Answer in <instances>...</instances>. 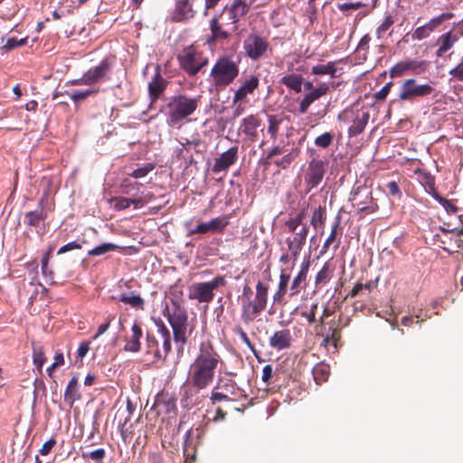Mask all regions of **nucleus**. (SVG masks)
<instances>
[{"label":"nucleus","mask_w":463,"mask_h":463,"mask_svg":"<svg viewBox=\"0 0 463 463\" xmlns=\"http://www.w3.org/2000/svg\"><path fill=\"white\" fill-rule=\"evenodd\" d=\"M221 362V355L213 345L208 340L202 342L199 352L190 365L188 380L194 382L196 386L208 387L213 382Z\"/></svg>","instance_id":"nucleus-1"},{"label":"nucleus","mask_w":463,"mask_h":463,"mask_svg":"<svg viewBox=\"0 0 463 463\" xmlns=\"http://www.w3.org/2000/svg\"><path fill=\"white\" fill-rule=\"evenodd\" d=\"M172 330L173 338L176 345L177 354H183L184 346L188 343V333L193 328H188V314L184 307L179 301L171 299V305L165 307L163 311Z\"/></svg>","instance_id":"nucleus-2"},{"label":"nucleus","mask_w":463,"mask_h":463,"mask_svg":"<svg viewBox=\"0 0 463 463\" xmlns=\"http://www.w3.org/2000/svg\"><path fill=\"white\" fill-rule=\"evenodd\" d=\"M201 99L202 96L188 97L185 94L172 96L165 107L166 124L169 127L180 126L184 119L197 110Z\"/></svg>","instance_id":"nucleus-3"},{"label":"nucleus","mask_w":463,"mask_h":463,"mask_svg":"<svg viewBox=\"0 0 463 463\" xmlns=\"http://www.w3.org/2000/svg\"><path fill=\"white\" fill-rule=\"evenodd\" d=\"M268 293L269 286L259 281L254 298H241V318L245 325H250L266 309Z\"/></svg>","instance_id":"nucleus-4"},{"label":"nucleus","mask_w":463,"mask_h":463,"mask_svg":"<svg viewBox=\"0 0 463 463\" xmlns=\"http://www.w3.org/2000/svg\"><path fill=\"white\" fill-rule=\"evenodd\" d=\"M239 72V63L232 56L224 55L216 61L211 70L210 77L214 87L224 89L234 81Z\"/></svg>","instance_id":"nucleus-5"},{"label":"nucleus","mask_w":463,"mask_h":463,"mask_svg":"<svg viewBox=\"0 0 463 463\" xmlns=\"http://www.w3.org/2000/svg\"><path fill=\"white\" fill-rule=\"evenodd\" d=\"M243 50L245 55L253 61L267 57L268 53L272 52L268 38L258 32L247 35L243 41Z\"/></svg>","instance_id":"nucleus-6"},{"label":"nucleus","mask_w":463,"mask_h":463,"mask_svg":"<svg viewBox=\"0 0 463 463\" xmlns=\"http://www.w3.org/2000/svg\"><path fill=\"white\" fill-rule=\"evenodd\" d=\"M226 284L224 276H217L209 282L194 283L189 288L188 298L199 303H210L214 298L213 291Z\"/></svg>","instance_id":"nucleus-7"},{"label":"nucleus","mask_w":463,"mask_h":463,"mask_svg":"<svg viewBox=\"0 0 463 463\" xmlns=\"http://www.w3.org/2000/svg\"><path fill=\"white\" fill-rule=\"evenodd\" d=\"M111 62L108 58L103 59L99 65L89 69L80 78L69 81L72 86H91L109 79Z\"/></svg>","instance_id":"nucleus-8"},{"label":"nucleus","mask_w":463,"mask_h":463,"mask_svg":"<svg viewBox=\"0 0 463 463\" xmlns=\"http://www.w3.org/2000/svg\"><path fill=\"white\" fill-rule=\"evenodd\" d=\"M180 67L189 75L195 76L208 62L194 46L185 48L177 56Z\"/></svg>","instance_id":"nucleus-9"},{"label":"nucleus","mask_w":463,"mask_h":463,"mask_svg":"<svg viewBox=\"0 0 463 463\" xmlns=\"http://www.w3.org/2000/svg\"><path fill=\"white\" fill-rule=\"evenodd\" d=\"M434 89L430 84H419L413 78L405 80L400 88L398 98L401 101L414 100L430 96Z\"/></svg>","instance_id":"nucleus-10"},{"label":"nucleus","mask_w":463,"mask_h":463,"mask_svg":"<svg viewBox=\"0 0 463 463\" xmlns=\"http://www.w3.org/2000/svg\"><path fill=\"white\" fill-rule=\"evenodd\" d=\"M351 200L354 203V206L357 207V213L360 217L373 213L379 209L378 203L373 197L372 191H368L362 186L357 187L352 193Z\"/></svg>","instance_id":"nucleus-11"},{"label":"nucleus","mask_w":463,"mask_h":463,"mask_svg":"<svg viewBox=\"0 0 463 463\" xmlns=\"http://www.w3.org/2000/svg\"><path fill=\"white\" fill-rule=\"evenodd\" d=\"M54 210V202L49 200L47 193H44L39 200L38 208L30 211L24 215V223L29 227H38L41 222L47 218V213Z\"/></svg>","instance_id":"nucleus-12"},{"label":"nucleus","mask_w":463,"mask_h":463,"mask_svg":"<svg viewBox=\"0 0 463 463\" xmlns=\"http://www.w3.org/2000/svg\"><path fill=\"white\" fill-rule=\"evenodd\" d=\"M224 16L220 13L214 14L209 22L211 34L207 38V43H214L221 41H227L232 37V31L226 27L231 25L229 22H222Z\"/></svg>","instance_id":"nucleus-13"},{"label":"nucleus","mask_w":463,"mask_h":463,"mask_svg":"<svg viewBox=\"0 0 463 463\" xmlns=\"http://www.w3.org/2000/svg\"><path fill=\"white\" fill-rule=\"evenodd\" d=\"M250 11V4H247L243 0H232L231 4L226 5L221 14L228 15L229 23L232 26V31L236 32L238 30V23L240 19L245 16Z\"/></svg>","instance_id":"nucleus-14"},{"label":"nucleus","mask_w":463,"mask_h":463,"mask_svg":"<svg viewBox=\"0 0 463 463\" xmlns=\"http://www.w3.org/2000/svg\"><path fill=\"white\" fill-rule=\"evenodd\" d=\"M315 81L317 82V86L311 91L307 92L299 102V114H305L316 100L335 89V85L333 82H318L317 80H315Z\"/></svg>","instance_id":"nucleus-15"},{"label":"nucleus","mask_w":463,"mask_h":463,"mask_svg":"<svg viewBox=\"0 0 463 463\" xmlns=\"http://www.w3.org/2000/svg\"><path fill=\"white\" fill-rule=\"evenodd\" d=\"M427 69L428 62L426 61L407 59L394 64L390 69L389 73L391 78H397L404 75L408 71H411L414 74H420L425 72Z\"/></svg>","instance_id":"nucleus-16"},{"label":"nucleus","mask_w":463,"mask_h":463,"mask_svg":"<svg viewBox=\"0 0 463 463\" xmlns=\"http://www.w3.org/2000/svg\"><path fill=\"white\" fill-rule=\"evenodd\" d=\"M452 13H442L439 15L433 17L427 24L417 27L411 33L413 41H421L428 38L434 31H436L445 21L453 18Z\"/></svg>","instance_id":"nucleus-17"},{"label":"nucleus","mask_w":463,"mask_h":463,"mask_svg":"<svg viewBox=\"0 0 463 463\" xmlns=\"http://www.w3.org/2000/svg\"><path fill=\"white\" fill-rule=\"evenodd\" d=\"M206 386H196L194 382L187 379L186 383L182 387V397L180 400L183 408L191 409L201 402L200 391L206 389Z\"/></svg>","instance_id":"nucleus-18"},{"label":"nucleus","mask_w":463,"mask_h":463,"mask_svg":"<svg viewBox=\"0 0 463 463\" xmlns=\"http://www.w3.org/2000/svg\"><path fill=\"white\" fill-rule=\"evenodd\" d=\"M292 236L286 239L288 250L291 258L297 260L301 250H303L308 234V226L302 225L298 231L291 232Z\"/></svg>","instance_id":"nucleus-19"},{"label":"nucleus","mask_w":463,"mask_h":463,"mask_svg":"<svg viewBox=\"0 0 463 463\" xmlns=\"http://www.w3.org/2000/svg\"><path fill=\"white\" fill-rule=\"evenodd\" d=\"M260 86V78L258 75L250 74L243 79L239 89L234 92L232 103L237 104L241 101H248L247 97L252 95Z\"/></svg>","instance_id":"nucleus-20"},{"label":"nucleus","mask_w":463,"mask_h":463,"mask_svg":"<svg viewBox=\"0 0 463 463\" xmlns=\"http://www.w3.org/2000/svg\"><path fill=\"white\" fill-rule=\"evenodd\" d=\"M324 175L325 163L322 160H311L305 174V182L308 186L307 192H310L321 183Z\"/></svg>","instance_id":"nucleus-21"},{"label":"nucleus","mask_w":463,"mask_h":463,"mask_svg":"<svg viewBox=\"0 0 463 463\" xmlns=\"http://www.w3.org/2000/svg\"><path fill=\"white\" fill-rule=\"evenodd\" d=\"M229 224L227 216H219L212 219L208 222H201L194 229L190 230L188 234L194 235L197 233L204 234L207 232H222Z\"/></svg>","instance_id":"nucleus-22"},{"label":"nucleus","mask_w":463,"mask_h":463,"mask_svg":"<svg viewBox=\"0 0 463 463\" xmlns=\"http://www.w3.org/2000/svg\"><path fill=\"white\" fill-rule=\"evenodd\" d=\"M261 119L258 114H250L241 121L239 131L250 140L255 141L258 137V128L261 126Z\"/></svg>","instance_id":"nucleus-23"},{"label":"nucleus","mask_w":463,"mask_h":463,"mask_svg":"<svg viewBox=\"0 0 463 463\" xmlns=\"http://www.w3.org/2000/svg\"><path fill=\"white\" fill-rule=\"evenodd\" d=\"M238 146H232L214 160L213 166V173L227 171L238 159Z\"/></svg>","instance_id":"nucleus-24"},{"label":"nucleus","mask_w":463,"mask_h":463,"mask_svg":"<svg viewBox=\"0 0 463 463\" xmlns=\"http://www.w3.org/2000/svg\"><path fill=\"white\" fill-rule=\"evenodd\" d=\"M351 113L353 118V123L348 128V136L349 137H357L361 133L364 132L366 125L368 124L370 115L367 111H360V110H345V114L347 115Z\"/></svg>","instance_id":"nucleus-25"},{"label":"nucleus","mask_w":463,"mask_h":463,"mask_svg":"<svg viewBox=\"0 0 463 463\" xmlns=\"http://www.w3.org/2000/svg\"><path fill=\"white\" fill-rule=\"evenodd\" d=\"M305 71L304 66H298L296 69V72L288 73L284 75L279 83L286 86L290 90L295 91L296 93H299L302 90L303 84V77L302 72Z\"/></svg>","instance_id":"nucleus-26"},{"label":"nucleus","mask_w":463,"mask_h":463,"mask_svg":"<svg viewBox=\"0 0 463 463\" xmlns=\"http://www.w3.org/2000/svg\"><path fill=\"white\" fill-rule=\"evenodd\" d=\"M167 86V81L161 75L159 66L156 67V73L148 83V94L151 101H156L159 99Z\"/></svg>","instance_id":"nucleus-27"},{"label":"nucleus","mask_w":463,"mask_h":463,"mask_svg":"<svg viewBox=\"0 0 463 463\" xmlns=\"http://www.w3.org/2000/svg\"><path fill=\"white\" fill-rule=\"evenodd\" d=\"M291 343L292 335L288 329L276 331L269 339V345L278 351L289 348Z\"/></svg>","instance_id":"nucleus-28"},{"label":"nucleus","mask_w":463,"mask_h":463,"mask_svg":"<svg viewBox=\"0 0 463 463\" xmlns=\"http://www.w3.org/2000/svg\"><path fill=\"white\" fill-rule=\"evenodd\" d=\"M458 40L459 35L452 30L441 34L437 40L439 48L436 51V56L439 58L443 57L447 52L453 48Z\"/></svg>","instance_id":"nucleus-29"},{"label":"nucleus","mask_w":463,"mask_h":463,"mask_svg":"<svg viewBox=\"0 0 463 463\" xmlns=\"http://www.w3.org/2000/svg\"><path fill=\"white\" fill-rule=\"evenodd\" d=\"M142 336V327L137 322H135L131 326V335L126 338L124 350L131 353H138L141 349L140 339Z\"/></svg>","instance_id":"nucleus-30"},{"label":"nucleus","mask_w":463,"mask_h":463,"mask_svg":"<svg viewBox=\"0 0 463 463\" xmlns=\"http://www.w3.org/2000/svg\"><path fill=\"white\" fill-rule=\"evenodd\" d=\"M196 431V439L194 440V430L193 429H189L184 435V442L183 447L184 456L186 457V461L191 456L192 459H194V451L195 447L199 444V439L202 434V430L200 428L195 429Z\"/></svg>","instance_id":"nucleus-31"},{"label":"nucleus","mask_w":463,"mask_h":463,"mask_svg":"<svg viewBox=\"0 0 463 463\" xmlns=\"http://www.w3.org/2000/svg\"><path fill=\"white\" fill-rule=\"evenodd\" d=\"M112 298L128 304L136 310L143 311L145 309V299L134 291L122 292L118 297H112Z\"/></svg>","instance_id":"nucleus-32"},{"label":"nucleus","mask_w":463,"mask_h":463,"mask_svg":"<svg viewBox=\"0 0 463 463\" xmlns=\"http://www.w3.org/2000/svg\"><path fill=\"white\" fill-rule=\"evenodd\" d=\"M414 175H418L419 182L425 187L426 192L430 195H433L438 192L436 188V179L430 172L426 169L418 167L413 171Z\"/></svg>","instance_id":"nucleus-33"},{"label":"nucleus","mask_w":463,"mask_h":463,"mask_svg":"<svg viewBox=\"0 0 463 463\" xmlns=\"http://www.w3.org/2000/svg\"><path fill=\"white\" fill-rule=\"evenodd\" d=\"M80 398L81 394L79 390L78 378L73 376L65 389L63 400L71 408L75 402L80 401Z\"/></svg>","instance_id":"nucleus-34"},{"label":"nucleus","mask_w":463,"mask_h":463,"mask_svg":"<svg viewBox=\"0 0 463 463\" xmlns=\"http://www.w3.org/2000/svg\"><path fill=\"white\" fill-rule=\"evenodd\" d=\"M340 230V218L337 217L335 221V222L332 225L331 232L328 235V237L326 239L322 249L320 250V255H324L330 248V246L335 242L334 245L335 250H336L339 248L340 245V238L338 241H336V238L338 235H341V232H339Z\"/></svg>","instance_id":"nucleus-35"},{"label":"nucleus","mask_w":463,"mask_h":463,"mask_svg":"<svg viewBox=\"0 0 463 463\" xmlns=\"http://www.w3.org/2000/svg\"><path fill=\"white\" fill-rule=\"evenodd\" d=\"M154 407L159 411L165 413L175 412L176 411L175 399L168 393H162L156 396Z\"/></svg>","instance_id":"nucleus-36"},{"label":"nucleus","mask_w":463,"mask_h":463,"mask_svg":"<svg viewBox=\"0 0 463 463\" xmlns=\"http://www.w3.org/2000/svg\"><path fill=\"white\" fill-rule=\"evenodd\" d=\"M309 269V262L302 263L301 269L298 275L294 278L290 286V297L299 294L301 289L305 288V281L307 279Z\"/></svg>","instance_id":"nucleus-37"},{"label":"nucleus","mask_w":463,"mask_h":463,"mask_svg":"<svg viewBox=\"0 0 463 463\" xmlns=\"http://www.w3.org/2000/svg\"><path fill=\"white\" fill-rule=\"evenodd\" d=\"M194 16V10L189 4L188 0H177L174 13V19L175 21H183L192 18Z\"/></svg>","instance_id":"nucleus-38"},{"label":"nucleus","mask_w":463,"mask_h":463,"mask_svg":"<svg viewBox=\"0 0 463 463\" xmlns=\"http://www.w3.org/2000/svg\"><path fill=\"white\" fill-rule=\"evenodd\" d=\"M146 353L152 355V363L161 360V350L158 348V341L154 334L147 332L146 335Z\"/></svg>","instance_id":"nucleus-39"},{"label":"nucleus","mask_w":463,"mask_h":463,"mask_svg":"<svg viewBox=\"0 0 463 463\" xmlns=\"http://www.w3.org/2000/svg\"><path fill=\"white\" fill-rule=\"evenodd\" d=\"M398 13L396 10L386 12L384 18L381 24L376 28L375 33L378 39H381L383 34L395 24Z\"/></svg>","instance_id":"nucleus-40"},{"label":"nucleus","mask_w":463,"mask_h":463,"mask_svg":"<svg viewBox=\"0 0 463 463\" xmlns=\"http://www.w3.org/2000/svg\"><path fill=\"white\" fill-rule=\"evenodd\" d=\"M336 72V61H328L326 64H317L313 66L311 69V73L313 75L318 76L328 74L331 79H335L337 77Z\"/></svg>","instance_id":"nucleus-41"},{"label":"nucleus","mask_w":463,"mask_h":463,"mask_svg":"<svg viewBox=\"0 0 463 463\" xmlns=\"http://www.w3.org/2000/svg\"><path fill=\"white\" fill-rule=\"evenodd\" d=\"M312 373L316 383L320 385L328 380L330 367L325 363H318L313 367Z\"/></svg>","instance_id":"nucleus-42"},{"label":"nucleus","mask_w":463,"mask_h":463,"mask_svg":"<svg viewBox=\"0 0 463 463\" xmlns=\"http://www.w3.org/2000/svg\"><path fill=\"white\" fill-rule=\"evenodd\" d=\"M334 272V267L330 261H326L316 276V285H326Z\"/></svg>","instance_id":"nucleus-43"},{"label":"nucleus","mask_w":463,"mask_h":463,"mask_svg":"<svg viewBox=\"0 0 463 463\" xmlns=\"http://www.w3.org/2000/svg\"><path fill=\"white\" fill-rule=\"evenodd\" d=\"M214 388L224 392L225 394L227 393V395L231 397L235 396L238 390L235 382L232 379L219 380Z\"/></svg>","instance_id":"nucleus-44"},{"label":"nucleus","mask_w":463,"mask_h":463,"mask_svg":"<svg viewBox=\"0 0 463 463\" xmlns=\"http://www.w3.org/2000/svg\"><path fill=\"white\" fill-rule=\"evenodd\" d=\"M326 220V210L325 206H318L313 213L311 217V225L316 229L323 227Z\"/></svg>","instance_id":"nucleus-45"},{"label":"nucleus","mask_w":463,"mask_h":463,"mask_svg":"<svg viewBox=\"0 0 463 463\" xmlns=\"http://www.w3.org/2000/svg\"><path fill=\"white\" fill-rule=\"evenodd\" d=\"M119 247L117 244H114L112 242H105L102 243L92 250H89L88 255L89 256H101L110 251H115Z\"/></svg>","instance_id":"nucleus-46"},{"label":"nucleus","mask_w":463,"mask_h":463,"mask_svg":"<svg viewBox=\"0 0 463 463\" xmlns=\"http://www.w3.org/2000/svg\"><path fill=\"white\" fill-rule=\"evenodd\" d=\"M268 133L273 140H276L279 131L281 119H279L277 115L270 114L268 115Z\"/></svg>","instance_id":"nucleus-47"},{"label":"nucleus","mask_w":463,"mask_h":463,"mask_svg":"<svg viewBox=\"0 0 463 463\" xmlns=\"http://www.w3.org/2000/svg\"><path fill=\"white\" fill-rule=\"evenodd\" d=\"M46 361L43 347L41 345H33V362L37 367V370L42 373L43 365Z\"/></svg>","instance_id":"nucleus-48"},{"label":"nucleus","mask_w":463,"mask_h":463,"mask_svg":"<svg viewBox=\"0 0 463 463\" xmlns=\"http://www.w3.org/2000/svg\"><path fill=\"white\" fill-rule=\"evenodd\" d=\"M99 91V88L91 89V90H75L72 93L70 94L71 99L75 103H80V101L85 100L90 96H94L98 94Z\"/></svg>","instance_id":"nucleus-49"},{"label":"nucleus","mask_w":463,"mask_h":463,"mask_svg":"<svg viewBox=\"0 0 463 463\" xmlns=\"http://www.w3.org/2000/svg\"><path fill=\"white\" fill-rule=\"evenodd\" d=\"M299 152V148H292L290 152L286 154L281 159L274 161V163L278 166L285 169L298 156Z\"/></svg>","instance_id":"nucleus-50"},{"label":"nucleus","mask_w":463,"mask_h":463,"mask_svg":"<svg viewBox=\"0 0 463 463\" xmlns=\"http://www.w3.org/2000/svg\"><path fill=\"white\" fill-rule=\"evenodd\" d=\"M432 197L439 202L446 210L448 213H457L458 207L450 200L442 197L438 192L434 193Z\"/></svg>","instance_id":"nucleus-51"},{"label":"nucleus","mask_w":463,"mask_h":463,"mask_svg":"<svg viewBox=\"0 0 463 463\" xmlns=\"http://www.w3.org/2000/svg\"><path fill=\"white\" fill-rule=\"evenodd\" d=\"M110 205L115 211H123L130 207V198L115 196L109 200Z\"/></svg>","instance_id":"nucleus-52"},{"label":"nucleus","mask_w":463,"mask_h":463,"mask_svg":"<svg viewBox=\"0 0 463 463\" xmlns=\"http://www.w3.org/2000/svg\"><path fill=\"white\" fill-rule=\"evenodd\" d=\"M332 340V344L335 348L338 346V343L341 340V328L335 323L329 326L328 330L326 334Z\"/></svg>","instance_id":"nucleus-53"},{"label":"nucleus","mask_w":463,"mask_h":463,"mask_svg":"<svg viewBox=\"0 0 463 463\" xmlns=\"http://www.w3.org/2000/svg\"><path fill=\"white\" fill-rule=\"evenodd\" d=\"M334 137V134L330 132H325L322 135L317 137L314 143L318 147L327 148L333 143Z\"/></svg>","instance_id":"nucleus-54"},{"label":"nucleus","mask_w":463,"mask_h":463,"mask_svg":"<svg viewBox=\"0 0 463 463\" xmlns=\"http://www.w3.org/2000/svg\"><path fill=\"white\" fill-rule=\"evenodd\" d=\"M82 457L84 458H90L96 463H103V459L106 457V450L100 448L92 451L83 452Z\"/></svg>","instance_id":"nucleus-55"},{"label":"nucleus","mask_w":463,"mask_h":463,"mask_svg":"<svg viewBox=\"0 0 463 463\" xmlns=\"http://www.w3.org/2000/svg\"><path fill=\"white\" fill-rule=\"evenodd\" d=\"M154 168V164L146 163L142 167L137 168L132 173H129L128 175L136 179L143 178L153 171Z\"/></svg>","instance_id":"nucleus-56"},{"label":"nucleus","mask_w":463,"mask_h":463,"mask_svg":"<svg viewBox=\"0 0 463 463\" xmlns=\"http://www.w3.org/2000/svg\"><path fill=\"white\" fill-rule=\"evenodd\" d=\"M27 37L17 40L16 38H8L5 44L1 48L5 52H8L15 48L25 45Z\"/></svg>","instance_id":"nucleus-57"},{"label":"nucleus","mask_w":463,"mask_h":463,"mask_svg":"<svg viewBox=\"0 0 463 463\" xmlns=\"http://www.w3.org/2000/svg\"><path fill=\"white\" fill-rule=\"evenodd\" d=\"M234 397H231L229 395H227V393L225 394L224 392L219 391L218 389H215L213 387V389L212 390V392H211V396H210V401L212 402V404H215L217 402H224V401H234Z\"/></svg>","instance_id":"nucleus-58"},{"label":"nucleus","mask_w":463,"mask_h":463,"mask_svg":"<svg viewBox=\"0 0 463 463\" xmlns=\"http://www.w3.org/2000/svg\"><path fill=\"white\" fill-rule=\"evenodd\" d=\"M233 333L240 336L241 341L250 348V351H254V345L251 343L247 333L241 326H234Z\"/></svg>","instance_id":"nucleus-59"},{"label":"nucleus","mask_w":463,"mask_h":463,"mask_svg":"<svg viewBox=\"0 0 463 463\" xmlns=\"http://www.w3.org/2000/svg\"><path fill=\"white\" fill-rule=\"evenodd\" d=\"M393 86L392 81L387 82L379 91L373 94V98L377 101H383L387 98L388 94L391 91L392 87Z\"/></svg>","instance_id":"nucleus-60"},{"label":"nucleus","mask_w":463,"mask_h":463,"mask_svg":"<svg viewBox=\"0 0 463 463\" xmlns=\"http://www.w3.org/2000/svg\"><path fill=\"white\" fill-rule=\"evenodd\" d=\"M274 375L273 368L270 364H267L262 369L261 380L262 382L269 386L271 383V380Z\"/></svg>","instance_id":"nucleus-61"},{"label":"nucleus","mask_w":463,"mask_h":463,"mask_svg":"<svg viewBox=\"0 0 463 463\" xmlns=\"http://www.w3.org/2000/svg\"><path fill=\"white\" fill-rule=\"evenodd\" d=\"M367 5L362 2H355V3H344V4H338L337 8L342 11L345 12L348 10H357L361 7H364Z\"/></svg>","instance_id":"nucleus-62"},{"label":"nucleus","mask_w":463,"mask_h":463,"mask_svg":"<svg viewBox=\"0 0 463 463\" xmlns=\"http://www.w3.org/2000/svg\"><path fill=\"white\" fill-rule=\"evenodd\" d=\"M142 185L141 183L138 182H128V180L123 181L121 184L122 193L125 194H130L132 190H138Z\"/></svg>","instance_id":"nucleus-63"},{"label":"nucleus","mask_w":463,"mask_h":463,"mask_svg":"<svg viewBox=\"0 0 463 463\" xmlns=\"http://www.w3.org/2000/svg\"><path fill=\"white\" fill-rule=\"evenodd\" d=\"M449 74L455 80L463 81V60L456 67L449 71Z\"/></svg>","instance_id":"nucleus-64"}]
</instances>
